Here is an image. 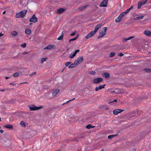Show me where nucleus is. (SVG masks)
<instances>
[{"mask_svg":"<svg viewBox=\"0 0 151 151\" xmlns=\"http://www.w3.org/2000/svg\"><path fill=\"white\" fill-rule=\"evenodd\" d=\"M101 26V24H99L97 25L95 27V30H94L91 31L89 33L86 37V38H89L93 35H94Z\"/></svg>","mask_w":151,"mask_h":151,"instance_id":"1","label":"nucleus"},{"mask_svg":"<svg viewBox=\"0 0 151 151\" xmlns=\"http://www.w3.org/2000/svg\"><path fill=\"white\" fill-rule=\"evenodd\" d=\"M27 12V10H22L19 13H17L15 17L17 18L20 17H23L26 14Z\"/></svg>","mask_w":151,"mask_h":151,"instance_id":"2","label":"nucleus"},{"mask_svg":"<svg viewBox=\"0 0 151 151\" xmlns=\"http://www.w3.org/2000/svg\"><path fill=\"white\" fill-rule=\"evenodd\" d=\"M107 29L106 27L102 28L101 30L100 31L99 36L98 37V38L99 39L100 38L104 36L106 33Z\"/></svg>","mask_w":151,"mask_h":151,"instance_id":"3","label":"nucleus"},{"mask_svg":"<svg viewBox=\"0 0 151 151\" xmlns=\"http://www.w3.org/2000/svg\"><path fill=\"white\" fill-rule=\"evenodd\" d=\"M28 107H29L30 111H35L38 110L42 108L43 107L42 106H40L39 107H37L34 105H29Z\"/></svg>","mask_w":151,"mask_h":151,"instance_id":"4","label":"nucleus"},{"mask_svg":"<svg viewBox=\"0 0 151 151\" xmlns=\"http://www.w3.org/2000/svg\"><path fill=\"white\" fill-rule=\"evenodd\" d=\"M83 60V56H81L80 57H78L74 61L75 63L77 65H78L80 63H81Z\"/></svg>","mask_w":151,"mask_h":151,"instance_id":"5","label":"nucleus"},{"mask_svg":"<svg viewBox=\"0 0 151 151\" xmlns=\"http://www.w3.org/2000/svg\"><path fill=\"white\" fill-rule=\"evenodd\" d=\"M38 20V19L36 17L35 14H33L32 17L29 19V22H32L33 23L36 22Z\"/></svg>","mask_w":151,"mask_h":151,"instance_id":"6","label":"nucleus"},{"mask_svg":"<svg viewBox=\"0 0 151 151\" xmlns=\"http://www.w3.org/2000/svg\"><path fill=\"white\" fill-rule=\"evenodd\" d=\"M108 0H104L100 4L99 6L102 7H106L107 6V3Z\"/></svg>","mask_w":151,"mask_h":151,"instance_id":"7","label":"nucleus"},{"mask_svg":"<svg viewBox=\"0 0 151 151\" xmlns=\"http://www.w3.org/2000/svg\"><path fill=\"white\" fill-rule=\"evenodd\" d=\"M103 80V78L101 77L97 78L93 80V83L95 84L99 83L101 82Z\"/></svg>","mask_w":151,"mask_h":151,"instance_id":"8","label":"nucleus"},{"mask_svg":"<svg viewBox=\"0 0 151 151\" xmlns=\"http://www.w3.org/2000/svg\"><path fill=\"white\" fill-rule=\"evenodd\" d=\"M55 46L54 45H47L46 47L44 48V50H50L52 49V48L55 49Z\"/></svg>","mask_w":151,"mask_h":151,"instance_id":"9","label":"nucleus"},{"mask_svg":"<svg viewBox=\"0 0 151 151\" xmlns=\"http://www.w3.org/2000/svg\"><path fill=\"white\" fill-rule=\"evenodd\" d=\"M105 84H104L103 85H100L99 87H96L95 88V91H97L99 90H101L102 88H105Z\"/></svg>","mask_w":151,"mask_h":151,"instance_id":"10","label":"nucleus"},{"mask_svg":"<svg viewBox=\"0 0 151 151\" xmlns=\"http://www.w3.org/2000/svg\"><path fill=\"white\" fill-rule=\"evenodd\" d=\"M123 111L124 110H122L119 109H116L113 111V114L114 115H117Z\"/></svg>","mask_w":151,"mask_h":151,"instance_id":"11","label":"nucleus"},{"mask_svg":"<svg viewBox=\"0 0 151 151\" xmlns=\"http://www.w3.org/2000/svg\"><path fill=\"white\" fill-rule=\"evenodd\" d=\"M144 34L147 36H151V32L149 30L147 29L144 32Z\"/></svg>","mask_w":151,"mask_h":151,"instance_id":"12","label":"nucleus"},{"mask_svg":"<svg viewBox=\"0 0 151 151\" xmlns=\"http://www.w3.org/2000/svg\"><path fill=\"white\" fill-rule=\"evenodd\" d=\"M88 5H86L84 6H82L81 7H79L78 8V10L80 11H82L85 9L88 6Z\"/></svg>","mask_w":151,"mask_h":151,"instance_id":"13","label":"nucleus"},{"mask_svg":"<svg viewBox=\"0 0 151 151\" xmlns=\"http://www.w3.org/2000/svg\"><path fill=\"white\" fill-rule=\"evenodd\" d=\"M60 90L59 89H56L53 90L52 93V95L53 96H55L59 92Z\"/></svg>","mask_w":151,"mask_h":151,"instance_id":"14","label":"nucleus"},{"mask_svg":"<svg viewBox=\"0 0 151 151\" xmlns=\"http://www.w3.org/2000/svg\"><path fill=\"white\" fill-rule=\"evenodd\" d=\"M102 76L107 78H109L110 74L107 73H104L102 74Z\"/></svg>","mask_w":151,"mask_h":151,"instance_id":"15","label":"nucleus"},{"mask_svg":"<svg viewBox=\"0 0 151 151\" xmlns=\"http://www.w3.org/2000/svg\"><path fill=\"white\" fill-rule=\"evenodd\" d=\"M122 17L120 16L119 15L118 17H116L115 19V21L116 22H119L122 20Z\"/></svg>","mask_w":151,"mask_h":151,"instance_id":"16","label":"nucleus"},{"mask_svg":"<svg viewBox=\"0 0 151 151\" xmlns=\"http://www.w3.org/2000/svg\"><path fill=\"white\" fill-rule=\"evenodd\" d=\"M76 64V63H75V62H74V63L71 64L68 66V68H75V67H76L77 66V65Z\"/></svg>","mask_w":151,"mask_h":151,"instance_id":"17","label":"nucleus"},{"mask_svg":"<svg viewBox=\"0 0 151 151\" xmlns=\"http://www.w3.org/2000/svg\"><path fill=\"white\" fill-rule=\"evenodd\" d=\"M31 32V30L28 28H27L25 30V33L27 35H30Z\"/></svg>","mask_w":151,"mask_h":151,"instance_id":"18","label":"nucleus"},{"mask_svg":"<svg viewBox=\"0 0 151 151\" xmlns=\"http://www.w3.org/2000/svg\"><path fill=\"white\" fill-rule=\"evenodd\" d=\"M65 9L63 8H60L57 11V13L58 14H60L63 12Z\"/></svg>","mask_w":151,"mask_h":151,"instance_id":"19","label":"nucleus"},{"mask_svg":"<svg viewBox=\"0 0 151 151\" xmlns=\"http://www.w3.org/2000/svg\"><path fill=\"white\" fill-rule=\"evenodd\" d=\"M11 34L13 36H16L18 35V32L16 31H13L11 32Z\"/></svg>","mask_w":151,"mask_h":151,"instance_id":"20","label":"nucleus"},{"mask_svg":"<svg viewBox=\"0 0 151 151\" xmlns=\"http://www.w3.org/2000/svg\"><path fill=\"white\" fill-rule=\"evenodd\" d=\"M4 127L5 128L9 129H13V126L11 124H6L5 125Z\"/></svg>","mask_w":151,"mask_h":151,"instance_id":"21","label":"nucleus"},{"mask_svg":"<svg viewBox=\"0 0 151 151\" xmlns=\"http://www.w3.org/2000/svg\"><path fill=\"white\" fill-rule=\"evenodd\" d=\"M134 36H130L128 38H127L126 39H124L123 41V42H126L127 40H130V39H131L134 38Z\"/></svg>","mask_w":151,"mask_h":151,"instance_id":"22","label":"nucleus"},{"mask_svg":"<svg viewBox=\"0 0 151 151\" xmlns=\"http://www.w3.org/2000/svg\"><path fill=\"white\" fill-rule=\"evenodd\" d=\"M143 70L147 73H151V69L149 68H145L143 69Z\"/></svg>","mask_w":151,"mask_h":151,"instance_id":"23","label":"nucleus"},{"mask_svg":"<svg viewBox=\"0 0 151 151\" xmlns=\"http://www.w3.org/2000/svg\"><path fill=\"white\" fill-rule=\"evenodd\" d=\"M147 0H144L140 1L139 2L141 3L142 5H145L147 2Z\"/></svg>","mask_w":151,"mask_h":151,"instance_id":"24","label":"nucleus"},{"mask_svg":"<svg viewBox=\"0 0 151 151\" xmlns=\"http://www.w3.org/2000/svg\"><path fill=\"white\" fill-rule=\"evenodd\" d=\"M95 126H92L91 124H89L86 126V128L88 129H90L91 128H93Z\"/></svg>","mask_w":151,"mask_h":151,"instance_id":"25","label":"nucleus"},{"mask_svg":"<svg viewBox=\"0 0 151 151\" xmlns=\"http://www.w3.org/2000/svg\"><path fill=\"white\" fill-rule=\"evenodd\" d=\"M19 72H16L14 74L13 76L14 77H19Z\"/></svg>","mask_w":151,"mask_h":151,"instance_id":"26","label":"nucleus"},{"mask_svg":"<svg viewBox=\"0 0 151 151\" xmlns=\"http://www.w3.org/2000/svg\"><path fill=\"white\" fill-rule=\"evenodd\" d=\"M20 124L23 127H25L26 126V125L25 124V123L23 121H21V122L20 123Z\"/></svg>","mask_w":151,"mask_h":151,"instance_id":"27","label":"nucleus"},{"mask_svg":"<svg viewBox=\"0 0 151 151\" xmlns=\"http://www.w3.org/2000/svg\"><path fill=\"white\" fill-rule=\"evenodd\" d=\"M142 5L141 3L139 1L138 3V9H140Z\"/></svg>","mask_w":151,"mask_h":151,"instance_id":"28","label":"nucleus"},{"mask_svg":"<svg viewBox=\"0 0 151 151\" xmlns=\"http://www.w3.org/2000/svg\"><path fill=\"white\" fill-rule=\"evenodd\" d=\"M63 34H62V35L60 36L57 39L58 40H61L63 39Z\"/></svg>","mask_w":151,"mask_h":151,"instance_id":"29","label":"nucleus"},{"mask_svg":"<svg viewBox=\"0 0 151 151\" xmlns=\"http://www.w3.org/2000/svg\"><path fill=\"white\" fill-rule=\"evenodd\" d=\"M115 55V53L114 52H112L110 53L109 56L111 58L113 57Z\"/></svg>","mask_w":151,"mask_h":151,"instance_id":"30","label":"nucleus"},{"mask_svg":"<svg viewBox=\"0 0 151 151\" xmlns=\"http://www.w3.org/2000/svg\"><path fill=\"white\" fill-rule=\"evenodd\" d=\"M76 55V54H75V53L74 52L73 54L70 55L69 57L71 58H73Z\"/></svg>","mask_w":151,"mask_h":151,"instance_id":"31","label":"nucleus"},{"mask_svg":"<svg viewBox=\"0 0 151 151\" xmlns=\"http://www.w3.org/2000/svg\"><path fill=\"white\" fill-rule=\"evenodd\" d=\"M47 59V58H42L40 62H41V63H43L45 61L46 59Z\"/></svg>","mask_w":151,"mask_h":151,"instance_id":"32","label":"nucleus"},{"mask_svg":"<svg viewBox=\"0 0 151 151\" xmlns=\"http://www.w3.org/2000/svg\"><path fill=\"white\" fill-rule=\"evenodd\" d=\"M126 13L124 12L120 14V15L122 18V17L126 14Z\"/></svg>","mask_w":151,"mask_h":151,"instance_id":"33","label":"nucleus"},{"mask_svg":"<svg viewBox=\"0 0 151 151\" xmlns=\"http://www.w3.org/2000/svg\"><path fill=\"white\" fill-rule=\"evenodd\" d=\"M114 137V136L113 135H109L108 137V138L109 139H111Z\"/></svg>","mask_w":151,"mask_h":151,"instance_id":"34","label":"nucleus"},{"mask_svg":"<svg viewBox=\"0 0 151 151\" xmlns=\"http://www.w3.org/2000/svg\"><path fill=\"white\" fill-rule=\"evenodd\" d=\"M96 72L92 70L90 72V74L92 75H94L95 74Z\"/></svg>","mask_w":151,"mask_h":151,"instance_id":"35","label":"nucleus"},{"mask_svg":"<svg viewBox=\"0 0 151 151\" xmlns=\"http://www.w3.org/2000/svg\"><path fill=\"white\" fill-rule=\"evenodd\" d=\"M21 46L23 47H26V43H24V44H22L21 45Z\"/></svg>","mask_w":151,"mask_h":151,"instance_id":"36","label":"nucleus"},{"mask_svg":"<svg viewBox=\"0 0 151 151\" xmlns=\"http://www.w3.org/2000/svg\"><path fill=\"white\" fill-rule=\"evenodd\" d=\"M138 17V19H139L140 20V19H141L143 18L144 16L142 15V16H140L139 17Z\"/></svg>","mask_w":151,"mask_h":151,"instance_id":"37","label":"nucleus"},{"mask_svg":"<svg viewBox=\"0 0 151 151\" xmlns=\"http://www.w3.org/2000/svg\"><path fill=\"white\" fill-rule=\"evenodd\" d=\"M36 74V72H34L31 73H30L29 75V76H32L33 75H35Z\"/></svg>","mask_w":151,"mask_h":151,"instance_id":"38","label":"nucleus"},{"mask_svg":"<svg viewBox=\"0 0 151 151\" xmlns=\"http://www.w3.org/2000/svg\"><path fill=\"white\" fill-rule=\"evenodd\" d=\"M71 63V62H67L65 63V65L66 66H67L69 65V64H70Z\"/></svg>","mask_w":151,"mask_h":151,"instance_id":"39","label":"nucleus"},{"mask_svg":"<svg viewBox=\"0 0 151 151\" xmlns=\"http://www.w3.org/2000/svg\"><path fill=\"white\" fill-rule=\"evenodd\" d=\"M76 33V31L74 32H73V33H72L70 34V36H73L75 35Z\"/></svg>","mask_w":151,"mask_h":151,"instance_id":"40","label":"nucleus"},{"mask_svg":"<svg viewBox=\"0 0 151 151\" xmlns=\"http://www.w3.org/2000/svg\"><path fill=\"white\" fill-rule=\"evenodd\" d=\"M130 11V10L129 9H127L125 12H124L126 13V14L128 13Z\"/></svg>","mask_w":151,"mask_h":151,"instance_id":"41","label":"nucleus"},{"mask_svg":"<svg viewBox=\"0 0 151 151\" xmlns=\"http://www.w3.org/2000/svg\"><path fill=\"white\" fill-rule=\"evenodd\" d=\"M80 51L79 50H76L75 51V52L74 53H75V54L76 55V53L79 52Z\"/></svg>","mask_w":151,"mask_h":151,"instance_id":"42","label":"nucleus"},{"mask_svg":"<svg viewBox=\"0 0 151 151\" xmlns=\"http://www.w3.org/2000/svg\"><path fill=\"white\" fill-rule=\"evenodd\" d=\"M77 37H76L74 38L73 39H71L72 40V41H74V40H76L77 39Z\"/></svg>","mask_w":151,"mask_h":151,"instance_id":"43","label":"nucleus"},{"mask_svg":"<svg viewBox=\"0 0 151 151\" xmlns=\"http://www.w3.org/2000/svg\"><path fill=\"white\" fill-rule=\"evenodd\" d=\"M123 54L122 53H121L119 54V56H120V57H121V56H122L123 55Z\"/></svg>","mask_w":151,"mask_h":151,"instance_id":"44","label":"nucleus"},{"mask_svg":"<svg viewBox=\"0 0 151 151\" xmlns=\"http://www.w3.org/2000/svg\"><path fill=\"white\" fill-rule=\"evenodd\" d=\"M75 99V98H74V99H72L70 100H69V101H67L66 102V103H68L70 101H72V100H74Z\"/></svg>","mask_w":151,"mask_h":151,"instance_id":"45","label":"nucleus"},{"mask_svg":"<svg viewBox=\"0 0 151 151\" xmlns=\"http://www.w3.org/2000/svg\"><path fill=\"white\" fill-rule=\"evenodd\" d=\"M9 89L8 88H6V90L7 91H11V89Z\"/></svg>","mask_w":151,"mask_h":151,"instance_id":"46","label":"nucleus"},{"mask_svg":"<svg viewBox=\"0 0 151 151\" xmlns=\"http://www.w3.org/2000/svg\"><path fill=\"white\" fill-rule=\"evenodd\" d=\"M134 20H139V19H138V17H136L134 18Z\"/></svg>","mask_w":151,"mask_h":151,"instance_id":"47","label":"nucleus"},{"mask_svg":"<svg viewBox=\"0 0 151 151\" xmlns=\"http://www.w3.org/2000/svg\"><path fill=\"white\" fill-rule=\"evenodd\" d=\"M9 84L10 85H15V84L13 83H9Z\"/></svg>","mask_w":151,"mask_h":151,"instance_id":"48","label":"nucleus"},{"mask_svg":"<svg viewBox=\"0 0 151 151\" xmlns=\"http://www.w3.org/2000/svg\"><path fill=\"white\" fill-rule=\"evenodd\" d=\"M133 7V6H131L128 9L130 11L131 9H132Z\"/></svg>","mask_w":151,"mask_h":151,"instance_id":"49","label":"nucleus"},{"mask_svg":"<svg viewBox=\"0 0 151 151\" xmlns=\"http://www.w3.org/2000/svg\"><path fill=\"white\" fill-rule=\"evenodd\" d=\"M118 132L116 135H113V136H114V137L117 136L118 135Z\"/></svg>","mask_w":151,"mask_h":151,"instance_id":"50","label":"nucleus"},{"mask_svg":"<svg viewBox=\"0 0 151 151\" xmlns=\"http://www.w3.org/2000/svg\"><path fill=\"white\" fill-rule=\"evenodd\" d=\"M136 151V150L135 148H133L132 149V151Z\"/></svg>","mask_w":151,"mask_h":151,"instance_id":"51","label":"nucleus"},{"mask_svg":"<svg viewBox=\"0 0 151 151\" xmlns=\"http://www.w3.org/2000/svg\"><path fill=\"white\" fill-rule=\"evenodd\" d=\"M0 132L1 133H3L4 132V131L2 129H1L0 130Z\"/></svg>","mask_w":151,"mask_h":151,"instance_id":"52","label":"nucleus"},{"mask_svg":"<svg viewBox=\"0 0 151 151\" xmlns=\"http://www.w3.org/2000/svg\"><path fill=\"white\" fill-rule=\"evenodd\" d=\"M117 99H115V100H114V101L111 102H113L114 101L116 102H117Z\"/></svg>","mask_w":151,"mask_h":151,"instance_id":"53","label":"nucleus"},{"mask_svg":"<svg viewBox=\"0 0 151 151\" xmlns=\"http://www.w3.org/2000/svg\"><path fill=\"white\" fill-rule=\"evenodd\" d=\"M3 35V34H2L1 33H0V37H1Z\"/></svg>","mask_w":151,"mask_h":151,"instance_id":"54","label":"nucleus"},{"mask_svg":"<svg viewBox=\"0 0 151 151\" xmlns=\"http://www.w3.org/2000/svg\"><path fill=\"white\" fill-rule=\"evenodd\" d=\"M28 53L26 52H24L23 53V54H27Z\"/></svg>","mask_w":151,"mask_h":151,"instance_id":"55","label":"nucleus"},{"mask_svg":"<svg viewBox=\"0 0 151 151\" xmlns=\"http://www.w3.org/2000/svg\"><path fill=\"white\" fill-rule=\"evenodd\" d=\"M9 77H6L5 78L6 79H9Z\"/></svg>","mask_w":151,"mask_h":151,"instance_id":"56","label":"nucleus"},{"mask_svg":"<svg viewBox=\"0 0 151 151\" xmlns=\"http://www.w3.org/2000/svg\"><path fill=\"white\" fill-rule=\"evenodd\" d=\"M32 24H33V23H31L29 24V25H32Z\"/></svg>","mask_w":151,"mask_h":151,"instance_id":"57","label":"nucleus"},{"mask_svg":"<svg viewBox=\"0 0 151 151\" xmlns=\"http://www.w3.org/2000/svg\"><path fill=\"white\" fill-rule=\"evenodd\" d=\"M4 90H5L4 89L2 90H0V91L3 92L4 91Z\"/></svg>","mask_w":151,"mask_h":151,"instance_id":"58","label":"nucleus"},{"mask_svg":"<svg viewBox=\"0 0 151 151\" xmlns=\"http://www.w3.org/2000/svg\"><path fill=\"white\" fill-rule=\"evenodd\" d=\"M5 13H6V11H4L3 12V14H5Z\"/></svg>","mask_w":151,"mask_h":151,"instance_id":"59","label":"nucleus"},{"mask_svg":"<svg viewBox=\"0 0 151 151\" xmlns=\"http://www.w3.org/2000/svg\"><path fill=\"white\" fill-rule=\"evenodd\" d=\"M71 41H72V40L71 39H70V40H69V42H71Z\"/></svg>","mask_w":151,"mask_h":151,"instance_id":"60","label":"nucleus"},{"mask_svg":"<svg viewBox=\"0 0 151 151\" xmlns=\"http://www.w3.org/2000/svg\"><path fill=\"white\" fill-rule=\"evenodd\" d=\"M104 150L103 149H102L100 151H104Z\"/></svg>","mask_w":151,"mask_h":151,"instance_id":"61","label":"nucleus"},{"mask_svg":"<svg viewBox=\"0 0 151 151\" xmlns=\"http://www.w3.org/2000/svg\"><path fill=\"white\" fill-rule=\"evenodd\" d=\"M10 102L9 101H7V103H10Z\"/></svg>","mask_w":151,"mask_h":151,"instance_id":"62","label":"nucleus"},{"mask_svg":"<svg viewBox=\"0 0 151 151\" xmlns=\"http://www.w3.org/2000/svg\"><path fill=\"white\" fill-rule=\"evenodd\" d=\"M65 104V103H64V104H62V105H64V104Z\"/></svg>","mask_w":151,"mask_h":151,"instance_id":"63","label":"nucleus"},{"mask_svg":"<svg viewBox=\"0 0 151 151\" xmlns=\"http://www.w3.org/2000/svg\"><path fill=\"white\" fill-rule=\"evenodd\" d=\"M139 112L140 113V111H138V112L139 113Z\"/></svg>","mask_w":151,"mask_h":151,"instance_id":"64","label":"nucleus"}]
</instances>
